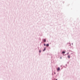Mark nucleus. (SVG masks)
Listing matches in <instances>:
<instances>
[{
    "mask_svg": "<svg viewBox=\"0 0 80 80\" xmlns=\"http://www.w3.org/2000/svg\"><path fill=\"white\" fill-rule=\"evenodd\" d=\"M44 42H46V39H44Z\"/></svg>",
    "mask_w": 80,
    "mask_h": 80,
    "instance_id": "1",
    "label": "nucleus"
},
{
    "mask_svg": "<svg viewBox=\"0 0 80 80\" xmlns=\"http://www.w3.org/2000/svg\"><path fill=\"white\" fill-rule=\"evenodd\" d=\"M46 46L47 47H48V46H49V44H48L46 45Z\"/></svg>",
    "mask_w": 80,
    "mask_h": 80,
    "instance_id": "2",
    "label": "nucleus"
},
{
    "mask_svg": "<svg viewBox=\"0 0 80 80\" xmlns=\"http://www.w3.org/2000/svg\"><path fill=\"white\" fill-rule=\"evenodd\" d=\"M60 70V68H58V70Z\"/></svg>",
    "mask_w": 80,
    "mask_h": 80,
    "instance_id": "3",
    "label": "nucleus"
},
{
    "mask_svg": "<svg viewBox=\"0 0 80 80\" xmlns=\"http://www.w3.org/2000/svg\"><path fill=\"white\" fill-rule=\"evenodd\" d=\"M65 53V51H63L62 52V53Z\"/></svg>",
    "mask_w": 80,
    "mask_h": 80,
    "instance_id": "4",
    "label": "nucleus"
},
{
    "mask_svg": "<svg viewBox=\"0 0 80 80\" xmlns=\"http://www.w3.org/2000/svg\"><path fill=\"white\" fill-rule=\"evenodd\" d=\"M68 58H70V55H68Z\"/></svg>",
    "mask_w": 80,
    "mask_h": 80,
    "instance_id": "5",
    "label": "nucleus"
},
{
    "mask_svg": "<svg viewBox=\"0 0 80 80\" xmlns=\"http://www.w3.org/2000/svg\"><path fill=\"white\" fill-rule=\"evenodd\" d=\"M46 49V48H44V49L43 50V51H44Z\"/></svg>",
    "mask_w": 80,
    "mask_h": 80,
    "instance_id": "6",
    "label": "nucleus"
},
{
    "mask_svg": "<svg viewBox=\"0 0 80 80\" xmlns=\"http://www.w3.org/2000/svg\"><path fill=\"white\" fill-rule=\"evenodd\" d=\"M44 46H46V44H44Z\"/></svg>",
    "mask_w": 80,
    "mask_h": 80,
    "instance_id": "7",
    "label": "nucleus"
},
{
    "mask_svg": "<svg viewBox=\"0 0 80 80\" xmlns=\"http://www.w3.org/2000/svg\"><path fill=\"white\" fill-rule=\"evenodd\" d=\"M39 52H41V50H39Z\"/></svg>",
    "mask_w": 80,
    "mask_h": 80,
    "instance_id": "8",
    "label": "nucleus"
},
{
    "mask_svg": "<svg viewBox=\"0 0 80 80\" xmlns=\"http://www.w3.org/2000/svg\"><path fill=\"white\" fill-rule=\"evenodd\" d=\"M54 74H56V73H55V72H54Z\"/></svg>",
    "mask_w": 80,
    "mask_h": 80,
    "instance_id": "9",
    "label": "nucleus"
},
{
    "mask_svg": "<svg viewBox=\"0 0 80 80\" xmlns=\"http://www.w3.org/2000/svg\"><path fill=\"white\" fill-rule=\"evenodd\" d=\"M60 58H61V59H62V57H60Z\"/></svg>",
    "mask_w": 80,
    "mask_h": 80,
    "instance_id": "10",
    "label": "nucleus"
},
{
    "mask_svg": "<svg viewBox=\"0 0 80 80\" xmlns=\"http://www.w3.org/2000/svg\"><path fill=\"white\" fill-rule=\"evenodd\" d=\"M56 80H57V79H56Z\"/></svg>",
    "mask_w": 80,
    "mask_h": 80,
    "instance_id": "11",
    "label": "nucleus"
}]
</instances>
